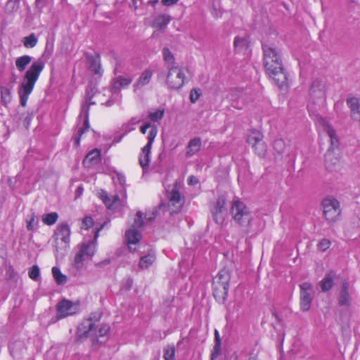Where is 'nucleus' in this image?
<instances>
[{"label":"nucleus","instance_id":"obj_24","mask_svg":"<svg viewBox=\"0 0 360 360\" xmlns=\"http://www.w3.org/2000/svg\"><path fill=\"white\" fill-rule=\"evenodd\" d=\"M201 146L202 141L200 138L195 137L191 139L186 147V157L190 158L195 155L200 150Z\"/></svg>","mask_w":360,"mask_h":360},{"label":"nucleus","instance_id":"obj_11","mask_svg":"<svg viewBox=\"0 0 360 360\" xmlns=\"http://www.w3.org/2000/svg\"><path fill=\"white\" fill-rule=\"evenodd\" d=\"M263 137L262 133L257 130L250 131L247 136V142L252 146L255 153L261 158H264L267 151V146L263 141Z\"/></svg>","mask_w":360,"mask_h":360},{"label":"nucleus","instance_id":"obj_3","mask_svg":"<svg viewBox=\"0 0 360 360\" xmlns=\"http://www.w3.org/2000/svg\"><path fill=\"white\" fill-rule=\"evenodd\" d=\"M45 63L41 58H39L32 63L26 71L23 82L20 86L18 94L20 105H26L30 94L32 93L41 72L44 70Z\"/></svg>","mask_w":360,"mask_h":360},{"label":"nucleus","instance_id":"obj_48","mask_svg":"<svg viewBox=\"0 0 360 360\" xmlns=\"http://www.w3.org/2000/svg\"><path fill=\"white\" fill-rule=\"evenodd\" d=\"M201 93H200V89H193L191 92H190V101L191 103H195L200 96Z\"/></svg>","mask_w":360,"mask_h":360},{"label":"nucleus","instance_id":"obj_42","mask_svg":"<svg viewBox=\"0 0 360 360\" xmlns=\"http://www.w3.org/2000/svg\"><path fill=\"white\" fill-rule=\"evenodd\" d=\"M214 340L215 345L214 347L213 352L212 353V359L216 358L220 353L221 349V340L218 330H214Z\"/></svg>","mask_w":360,"mask_h":360},{"label":"nucleus","instance_id":"obj_51","mask_svg":"<svg viewBox=\"0 0 360 360\" xmlns=\"http://www.w3.org/2000/svg\"><path fill=\"white\" fill-rule=\"evenodd\" d=\"M330 242L327 239H322L318 244V248L322 251H326L330 248Z\"/></svg>","mask_w":360,"mask_h":360},{"label":"nucleus","instance_id":"obj_2","mask_svg":"<svg viewBox=\"0 0 360 360\" xmlns=\"http://www.w3.org/2000/svg\"><path fill=\"white\" fill-rule=\"evenodd\" d=\"M262 49L266 74L279 88L286 86L288 75L283 67L281 51L266 44H262Z\"/></svg>","mask_w":360,"mask_h":360},{"label":"nucleus","instance_id":"obj_38","mask_svg":"<svg viewBox=\"0 0 360 360\" xmlns=\"http://www.w3.org/2000/svg\"><path fill=\"white\" fill-rule=\"evenodd\" d=\"M52 274L58 285L65 284L67 281V277L60 272L58 267L52 268Z\"/></svg>","mask_w":360,"mask_h":360},{"label":"nucleus","instance_id":"obj_23","mask_svg":"<svg viewBox=\"0 0 360 360\" xmlns=\"http://www.w3.org/2000/svg\"><path fill=\"white\" fill-rule=\"evenodd\" d=\"M150 153L151 148L148 146H144L141 148V153L139 158V162L140 166L142 167L143 172L146 170L149 166L150 162Z\"/></svg>","mask_w":360,"mask_h":360},{"label":"nucleus","instance_id":"obj_1","mask_svg":"<svg viewBox=\"0 0 360 360\" xmlns=\"http://www.w3.org/2000/svg\"><path fill=\"white\" fill-rule=\"evenodd\" d=\"M230 212L242 236H255L262 230V221L255 217L242 201H233Z\"/></svg>","mask_w":360,"mask_h":360},{"label":"nucleus","instance_id":"obj_46","mask_svg":"<svg viewBox=\"0 0 360 360\" xmlns=\"http://www.w3.org/2000/svg\"><path fill=\"white\" fill-rule=\"evenodd\" d=\"M20 0H8L6 5V11L12 13L19 8V4Z\"/></svg>","mask_w":360,"mask_h":360},{"label":"nucleus","instance_id":"obj_13","mask_svg":"<svg viewBox=\"0 0 360 360\" xmlns=\"http://www.w3.org/2000/svg\"><path fill=\"white\" fill-rule=\"evenodd\" d=\"M211 212L214 221L221 224L224 222L226 215V199L219 196L214 205L211 207Z\"/></svg>","mask_w":360,"mask_h":360},{"label":"nucleus","instance_id":"obj_47","mask_svg":"<svg viewBox=\"0 0 360 360\" xmlns=\"http://www.w3.org/2000/svg\"><path fill=\"white\" fill-rule=\"evenodd\" d=\"M29 277L34 280L37 281L40 276V269L37 265H33L28 271Z\"/></svg>","mask_w":360,"mask_h":360},{"label":"nucleus","instance_id":"obj_7","mask_svg":"<svg viewBox=\"0 0 360 360\" xmlns=\"http://www.w3.org/2000/svg\"><path fill=\"white\" fill-rule=\"evenodd\" d=\"M70 233V228L68 224L62 223L58 225L53 236V248L57 258L59 255L63 257L69 248Z\"/></svg>","mask_w":360,"mask_h":360},{"label":"nucleus","instance_id":"obj_32","mask_svg":"<svg viewBox=\"0 0 360 360\" xmlns=\"http://www.w3.org/2000/svg\"><path fill=\"white\" fill-rule=\"evenodd\" d=\"M170 22V18L167 15H160L156 17L153 22V27L162 29L165 27Z\"/></svg>","mask_w":360,"mask_h":360},{"label":"nucleus","instance_id":"obj_29","mask_svg":"<svg viewBox=\"0 0 360 360\" xmlns=\"http://www.w3.org/2000/svg\"><path fill=\"white\" fill-rule=\"evenodd\" d=\"M249 37L247 35L236 37L234 39L235 49L238 51L247 50L249 46Z\"/></svg>","mask_w":360,"mask_h":360},{"label":"nucleus","instance_id":"obj_14","mask_svg":"<svg viewBox=\"0 0 360 360\" xmlns=\"http://www.w3.org/2000/svg\"><path fill=\"white\" fill-rule=\"evenodd\" d=\"M77 304L67 300H63L57 304V320L73 315L78 311Z\"/></svg>","mask_w":360,"mask_h":360},{"label":"nucleus","instance_id":"obj_50","mask_svg":"<svg viewBox=\"0 0 360 360\" xmlns=\"http://www.w3.org/2000/svg\"><path fill=\"white\" fill-rule=\"evenodd\" d=\"M300 287V292H313V287L310 283L304 282Z\"/></svg>","mask_w":360,"mask_h":360},{"label":"nucleus","instance_id":"obj_37","mask_svg":"<svg viewBox=\"0 0 360 360\" xmlns=\"http://www.w3.org/2000/svg\"><path fill=\"white\" fill-rule=\"evenodd\" d=\"M163 358L165 360H175V347L174 345H168L163 349Z\"/></svg>","mask_w":360,"mask_h":360},{"label":"nucleus","instance_id":"obj_8","mask_svg":"<svg viewBox=\"0 0 360 360\" xmlns=\"http://www.w3.org/2000/svg\"><path fill=\"white\" fill-rule=\"evenodd\" d=\"M98 232L96 233L94 239L88 242H83L77 245L75 249V255L73 260V266L77 269H80L84 265L85 259H91L96 251V238Z\"/></svg>","mask_w":360,"mask_h":360},{"label":"nucleus","instance_id":"obj_56","mask_svg":"<svg viewBox=\"0 0 360 360\" xmlns=\"http://www.w3.org/2000/svg\"><path fill=\"white\" fill-rule=\"evenodd\" d=\"M83 187L82 186H79L77 187V191H76V194H77V197L79 196L80 195H82V192H83Z\"/></svg>","mask_w":360,"mask_h":360},{"label":"nucleus","instance_id":"obj_54","mask_svg":"<svg viewBox=\"0 0 360 360\" xmlns=\"http://www.w3.org/2000/svg\"><path fill=\"white\" fill-rule=\"evenodd\" d=\"M179 0H162V3L167 6H172L178 2Z\"/></svg>","mask_w":360,"mask_h":360},{"label":"nucleus","instance_id":"obj_21","mask_svg":"<svg viewBox=\"0 0 360 360\" xmlns=\"http://www.w3.org/2000/svg\"><path fill=\"white\" fill-rule=\"evenodd\" d=\"M101 162V151L98 149H94L90 151L83 161L86 167H92Z\"/></svg>","mask_w":360,"mask_h":360},{"label":"nucleus","instance_id":"obj_53","mask_svg":"<svg viewBox=\"0 0 360 360\" xmlns=\"http://www.w3.org/2000/svg\"><path fill=\"white\" fill-rule=\"evenodd\" d=\"M188 183L189 185H195L198 183V179L194 176H191L188 177Z\"/></svg>","mask_w":360,"mask_h":360},{"label":"nucleus","instance_id":"obj_36","mask_svg":"<svg viewBox=\"0 0 360 360\" xmlns=\"http://www.w3.org/2000/svg\"><path fill=\"white\" fill-rule=\"evenodd\" d=\"M26 228L28 231H34L37 229L38 226V220L36 219L34 212H32L30 214L27 216Z\"/></svg>","mask_w":360,"mask_h":360},{"label":"nucleus","instance_id":"obj_25","mask_svg":"<svg viewBox=\"0 0 360 360\" xmlns=\"http://www.w3.org/2000/svg\"><path fill=\"white\" fill-rule=\"evenodd\" d=\"M132 82L129 77L119 76L113 80L112 92H118L121 88L128 86Z\"/></svg>","mask_w":360,"mask_h":360},{"label":"nucleus","instance_id":"obj_12","mask_svg":"<svg viewBox=\"0 0 360 360\" xmlns=\"http://www.w3.org/2000/svg\"><path fill=\"white\" fill-rule=\"evenodd\" d=\"M95 104V102L91 101V98H89V101H86L82 105L81 112L79 117L84 116V124L82 127L78 129L77 134H75L73 137L75 145L78 146L80 143V139L82 135L85 133L86 130L89 128V105Z\"/></svg>","mask_w":360,"mask_h":360},{"label":"nucleus","instance_id":"obj_26","mask_svg":"<svg viewBox=\"0 0 360 360\" xmlns=\"http://www.w3.org/2000/svg\"><path fill=\"white\" fill-rule=\"evenodd\" d=\"M229 287L213 286V295L219 303H224L227 297Z\"/></svg>","mask_w":360,"mask_h":360},{"label":"nucleus","instance_id":"obj_22","mask_svg":"<svg viewBox=\"0 0 360 360\" xmlns=\"http://www.w3.org/2000/svg\"><path fill=\"white\" fill-rule=\"evenodd\" d=\"M335 276L336 274L333 271H330L326 274L324 278L319 282L322 292H327L333 288Z\"/></svg>","mask_w":360,"mask_h":360},{"label":"nucleus","instance_id":"obj_58","mask_svg":"<svg viewBox=\"0 0 360 360\" xmlns=\"http://www.w3.org/2000/svg\"><path fill=\"white\" fill-rule=\"evenodd\" d=\"M158 1L159 0H150L148 3L153 6H155L156 4L158 3Z\"/></svg>","mask_w":360,"mask_h":360},{"label":"nucleus","instance_id":"obj_16","mask_svg":"<svg viewBox=\"0 0 360 360\" xmlns=\"http://www.w3.org/2000/svg\"><path fill=\"white\" fill-rule=\"evenodd\" d=\"M167 197L168 199V207L172 214L179 212L183 205L181 196L176 188L172 191L167 190Z\"/></svg>","mask_w":360,"mask_h":360},{"label":"nucleus","instance_id":"obj_5","mask_svg":"<svg viewBox=\"0 0 360 360\" xmlns=\"http://www.w3.org/2000/svg\"><path fill=\"white\" fill-rule=\"evenodd\" d=\"M323 130L330 141V147L325 155L326 167L330 172H335L340 169V158L333 151L338 146L339 139L335 130L329 124H324Z\"/></svg>","mask_w":360,"mask_h":360},{"label":"nucleus","instance_id":"obj_39","mask_svg":"<svg viewBox=\"0 0 360 360\" xmlns=\"http://www.w3.org/2000/svg\"><path fill=\"white\" fill-rule=\"evenodd\" d=\"M37 42L38 39L34 33L24 37L22 39L23 45L26 48H33L37 45Z\"/></svg>","mask_w":360,"mask_h":360},{"label":"nucleus","instance_id":"obj_34","mask_svg":"<svg viewBox=\"0 0 360 360\" xmlns=\"http://www.w3.org/2000/svg\"><path fill=\"white\" fill-rule=\"evenodd\" d=\"M89 70L93 72L95 75L101 74V67L100 63V58L98 56L96 57H91L89 58Z\"/></svg>","mask_w":360,"mask_h":360},{"label":"nucleus","instance_id":"obj_45","mask_svg":"<svg viewBox=\"0 0 360 360\" xmlns=\"http://www.w3.org/2000/svg\"><path fill=\"white\" fill-rule=\"evenodd\" d=\"M273 148L276 152H277L278 154H281L284 152L285 143L281 139H276L273 143Z\"/></svg>","mask_w":360,"mask_h":360},{"label":"nucleus","instance_id":"obj_10","mask_svg":"<svg viewBox=\"0 0 360 360\" xmlns=\"http://www.w3.org/2000/svg\"><path fill=\"white\" fill-rule=\"evenodd\" d=\"M185 73L179 66H171L167 75V84L169 89H179L185 83Z\"/></svg>","mask_w":360,"mask_h":360},{"label":"nucleus","instance_id":"obj_52","mask_svg":"<svg viewBox=\"0 0 360 360\" xmlns=\"http://www.w3.org/2000/svg\"><path fill=\"white\" fill-rule=\"evenodd\" d=\"M117 181L120 184V185L122 186V189L123 190L124 195H126V190L124 188V184L126 183V179L125 176L121 174H117Z\"/></svg>","mask_w":360,"mask_h":360},{"label":"nucleus","instance_id":"obj_17","mask_svg":"<svg viewBox=\"0 0 360 360\" xmlns=\"http://www.w3.org/2000/svg\"><path fill=\"white\" fill-rule=\"evenodd\" d=\"M231 273L226 269H221L217 275L213 278L212 286L229 287Z\"/></svg>","mask_w":360,"mask_h":360},{"label":"nucleus","instance_id":"obj_9","mask_svg":"<svg viewBox=\"0 0 360 360\" xmlns=\"http://www.w3.org/2000/svg\"><path fill=\"white\" fill-rule=\"evenodd\" d=\"M323 214L326 219L329 222H335L340 218L341 210L340 202L334 198H326L322 201Z\"/></svg>","mask_w":360,"mask_h":360},{"label":"nucleus","instance_id":"obj_49","mask_svg":"<svg viewBox=\"0 0 360 360\" xmlns=\"http://www.w3.org/2000/svg\"><path fill=\"white\" fill-rule=\"evenodd\" d=\"M94 225V220L91 217H86L82 220V228L88 229L93 226Z\"/></svg>","mask_w":360,"mask_h":360},{"label":"nucleus","instance_id":"obj_33","mask_svg":"<svg viewBox=\"0 0 360 360\" xmlns=\"http://www.w3.org/2000/svg\"><path fill=\"white\" fill-rule=\"evenodd\" d=\"M32 61V57L28 55H24L18 57L15 60L16 68L20 71L22 72L25 70L27 65Z\"/></svg>","mask_w":360,"mask_h":360},{"label":"nucleus","instance_id":"obj_35","mask_svg":"<svg viewBox=\"0 0 360 360\" xmlns=\"http://www.w3.org/2000/svg\"><path fill=\"white\" fill-rule=\"evenodd\" d=\"M163 57L167 65V69H170L171 66H179L175 62L173 54L169 49L164 48L162 50Z\"/></svg>","mask_w":360,"mask_h":360},{"label":"nucleus","instance_id":"obj_30","mask_svg":"<svg viewBox=\"0 0 360 360\" xmlns=\"http://www.w3.org/2000/svg\"><path fill=\"white\" fill-rule=\"evenodd\" d=\"M312 292H300V307L304 311H307L311 307Z\"/></svg>","mask_w":360,"mask_h":360},{"label":"nucleus","instance_id":"obj_40","mask_svg":"<svg viewBox=\"0 0 360 360\" xmlns=\"http://www.w3.org/2000/svg\"><path fill=\"white\" fill-rule=\"evenodd\" d=\"M141 122V119L136 117L131 118V120L123 124L122 129L124 132L129 133L135 129V126Z\"/></svg>","mask_w":360,"mask_h":360},{"label":"nucleus","instance_id":"obj_31","mask_svg":"<svg viewBox=\"0 0 360 360\" xmlns=\"http://www.w3.org/2000/svg\"><path fill=\"white\" fill-rule=\"evenodd\" d=\"M1 93V103L4 105H7L12 99L11 89V88L5 86H0Z\"/></svg>","mask_w":360,"mask_h":360},{"label":"nucleus","instance_id":"obj_19","mask_svg":"<svg viewBox=\"0 0 360 360\" xmlns=\"http://www.w3.org/2000/svg\"><path fill=\"white\" fill-rule=\"evenodd\" d=\"M99 197L110 210H113L120 205V199L117 195H113L112 198L109 197L105 191H101L99 193Z\"/></svg>","mask_w":360,"mask_h":360},{"label":"nucleus","instance_id":"obj_59","mask_svg":"<svg viewBox=\"0 0 360 360\" xmlns=\"http://www.w3.org/2000/svg\"><path fill=\"white\" fill-rule=\"evenodd\" d=\"M143 126L146 128V129H148V128H150L153 127L151 126L150 123V122H147L145 124H143Z\"/></svg>","mask_w":360,"mask_h":360},{"label":"nucleus","instance_id":"obj_4","mask_svg":"<svg viewBox=\"0 0 360 360\" xmlns=\"http://www.w3.org/2000/svg\"><path fill=\"white\" fill-rule=\"evenodd\" d=\"M157 210H148L143 214L141 211H138L134 220L132 228L127 231L125 233L126 240L129 246V249L131 252H134L136 248H132V245H136L141 239V234L137 228H141L145 224L152 222L156 217Z\"/></svg>","mask_w":360,"mask_h":360},{"label":"nucleus","instance_id":"obj_27","mask_svg":"<svg viewBox=\"0 0 360 360\" xmlns=\"http://www.w3.org/2000/svg\"><path fill=\"white\" fill-rule=\"evenodd\" d=\"M349 283L346 281L342 284L341 290L339 295V304L340 306H349L350 303L349 294L348 292Z\"/></svg>","mask_w":360,"mask_h":360},{"label":"nucleus","instance_id":"obj_15","mask_svg":"<svg viewBox=\"0 0 360 360\" xmlns=\"http://www.w3.org/2000/svg\"><path fill=\"white\" fill-rule=\"evenodd\" d=\"M309 95L313 101L323 103L326 99L325 83L319 79L314 80L310 87Z\"/></svg>","mask_w":360,"mask_h":360},{"label":"nucleus","instance_id":"obj_20","mask_svg":"<svg viewBox=\"0 0 360 360\" xmlns=\"http://www.w3.org/2000/svg\"><path fill=\"white\" fill-rule=\"evenodd\" d=\"M153 77V71L150 70H145L139 76L136 82L134 84L133 87L134 91L142 89L146 85L148 84Z\"/></svg>","mask_w":360,"mask_h":360},{"label":"nucleus","instance_id":"obj_44","mask_svg":"<svg viewBox=\"0 0 360 360\" xmlns=\"http://www.w3.org/2000/svg\"><path fill=\"white\" fill-rule=\"evenodd\" d=\"M157 134L158 128L156 126H153L149 131L148 135L147 136L148 143L145 146H148L149 148H151Z\"/></svg>","mask_w":360,"mask_h":360},{"label":"nucleus","instance_id":"obj_55","mask_svg":"<svg viewBox=\"0 0 360 360\" xmlns=\"http://www.w3.org/2000/svg\"><path fill=\"white\" fill-rule=\"evenodd\" d=\"M110 263V260L107 259L101 262L97 263L96 265V266L102 267V266L108 265Z\"/></svg>","mask_w":360,"mask_h":360},{"label":"nucleus","instance_id":"obj_41","mask_svg":"<svg viewBox=\"0 0 360 360\" xmlns=\"http://www.w3.org/2000/svg\"><path fill=\"white\" fill-rule=\"evenodd\" d=\"M58 218V215L56 212H51L43 215L42 221L44 224L51 226L54 224Z\"/></svg>","mask_w":360,"mask_h":360},{"label":"nucleus","instance_id":"obj_6","mask_svg":"<svg viewBox=\"0 0 360 360\" xmlns=\"http://www.w3.org/2000/svg\"><path fill=\"white\" fill-rule=\"evenodd\" d=\"M110 330L107 324L96 325V321L91 317L84 320L77 328V338L91 337L93 340L96 339L99 342L100 338L105 337Z\"/></svg>","mask_w":360,"mask_h":360},{"label":"nucleus","instance_id":"obj_18","mask_svg":"<svg viewBox=\"0 0 360 360\" xmlns=\"http://www.w3.org/2000/svg\"><path fill=\"white\" fill-rule=\"evenodd\" d=\"M99 197L110 210H113L120 205V199L117 195H113L112 198L109 197L105 191H101L99 193Z\"/></svg>","mask_w":360,"mask_h":360},{"label":"nucleus","instance_id":"obj_57","mask_svg":"<svg viewBox=\"0 0 360 360\" xmlns=\"http://www.w3.org/2000/svg\"><path fill=\"white\" fill-rule=\"evenodd\" d=\"M147 129L143 125L140 127V131L143 134L146 133Z\"/></svg>","mask_w":360,"mask_h":360},{"label":"nucleus","instance_id":"obj_28","mask_svg":"<svg viewBox=\"0 0 360 360\" xmlns=\"http://www.w3.org/2000/svg\"><path fill=\"white\" fill-rule=\"evenodd\" d=\"M156 257L155 252L150 250L146 255L140 258L139 266L141 269H146L149 268L155 261Z\"/></svg>","mask_w":360,"mask_h":360},{"label":"nucleus","instance_id":"obj_43","mask_svg":"<svg viewBox=\"0 0 360 360\" xmlns=\"http://www.w3.org/2000/svg\"><path fill=\"white\" fill-rule=\"evenodd\" d=\"M165 114V110L163 109H156L153 111L148 112V117L151 121L158 122L162 120Z\"/></svg>","mask_w":360,"mask_h":360}]
</instances>
